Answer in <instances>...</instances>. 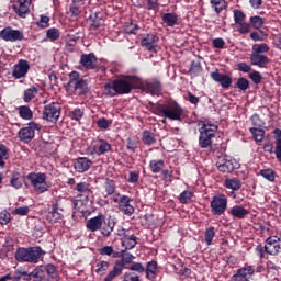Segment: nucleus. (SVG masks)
<instances>
[{
  "label": "nucleus",
  "mask_w": 281,
  "mask_h": 281,
  "mask_svg": "<svg viewBox=\"0 0 281 281\" xmlns=\"http://www.w3.org/2000/svg\"><path fill=\"white\" fill-rule=\"evenodd\" d=\"M142 87V78L128 75L114 79L112 83H105L104 92L109 97H116V94H130L131 91L139 90Z\"/></svg>",
  "instance_id": "f257e3e1"
},
{
  "label": "nucleus",
  "mask_w": 281,
  "mask_h": 281,
  "mask_svg": "<svg viewBox=\"0 0 281 281\" xmlns=\"http://www.w3.org/2000/svg\"><path fill=\"white\" fill-rule=\"evenodd\" d=\"M149 110L156 116L166 117L171 121H182L183 119V108L178 104L177 101L168 100L164 102H153L149 101Z\"/></svg>",
  "instance_id": "f03ea898"
},
{
  "label": "nucleus",
  "mask_w": 281,
  "mask_h": 281,
  "mask_svg": "<svg viewBox=\"0 0 281 281\" xmlns=\"http://www.w3.org/2000/svg\"><path fill=\"white\" fill-rule=\"evenodd\" d=\"M199 126V147L211 148L213 139L216 137L218 125L211 121H198Z\"/></svg>",
  "instance_id": "7ed1b4c3"
},
{
  "label": "nucleus",
  "mask_w": 281,
  "mask_h": 281,
  "mask_svg": "<svg viewBox=\"0 0 281 281\" xmlns=\"http://www.w3.org/2000/svg\"><path fill=\"white\" fill-rule=\"evenodd\" d=\"M43 248L41 247H20L15 252V259L18 262L38 263Z\"/></svg>",
  "instance_id": "20e7f679"
},
{
  "label": "nucleus",
  "mask_w": 281,
  "mask_h": 281,
  "mask_svg": "<svg viewBox=\"0 0 281 281\" xmlns=\"http://www.w3.org/2000/svg\"><path fill=\"white\" fill-rule=\"evenodd\" d=\"M26 178L35 193L43 194L50 190L52 184L47 181L48 177L46 173H43L42 171H31V173L26 175Z\"/></svg>",
  "instance_id": "39448f33"
},
{
  "label": "nucleus",
  "mask_w": 281,
  "mask_h": 281,
  "mask_svg": "<svg viewBox=\"0 0 281 281\" xmlns=\"http://www.w3.org/2000/svg\"><path fill=\"white\" fill-rule=\"evenodd\" d=\"M134 259L135 255L123 251L122 259L115 261L113 269L105 276L104 281H113L116 277L122 276L125 263H131Z\"/></svg>",
  "instance_id": "423d86ee"
},
{
  "label": "nucleus",
  "mask_w": 281,
  "mask_h": 281,
  "mask_svg": "<svg viewBox=\"0 0 281 281\" xmlns=\"http://www.w3.org/2000/svg\"><path fill=\"white\" fill-rule=\"evenodd\" d=\"M69 87H72L75 91L78 92L79 95L88 94L90 92L88 81L80 77L79 71H71L69 74Z\"/></svg>",
  "instance_id": "0eeeda50"
},
{
  "label": "nucleus",
  "mask_w": 281,
  "mask_h": 281,
  "mask_svg": "<svg viewBox=\"0 0 281 281\" xmlns=\"http://www.w3.org/2000/svg\"><path fill=\"white\" fill-rule=\"evenodd\" d=\"M61 116L60 102H50V104L44 105L43 120L49 123H57Z\"/></svg>",
  "instance_id": "6e6552de"
},
{
  "label": "nucleus",
  "mask_w": 281,
  "mask_h": 281,
  "mask_svg": "<svg viewBox=\"0 0 281 281\" xmlns=\"http://www.w3.org/2000/svg\"><path fill=\"white\" fill-rule=\"evenodd\" d=\"M228 200L225 194H217L210 202L211 212L214 216H222L227 210Z\"/></svg>",
  "instance_id": "1a4fd4ad"
},
{
  "label": "nucleus",
  "mask_w": 281,
  "mask_h": 281,
  "mask_svg": "<svg viewBox=\"0 0 281 281\" xmlns=\"http://www.w3.org/2000/svg\"><path fill=\"white\" fill-rule=\"evenodd\" d=\"M35 131H41V125L36 124V122H30L27 127L20 128L19 139L25 144L31 143L35 137Z\"/></svg>",
  "instance_id": "9d476101"
},
{
  "label": "nucleus",
  "mask_w": 281,
  "mask_h": 281,
  "mask_svg": "<svg viewBox=\"0 0 281 281\" xmlns=\"http://www.w3.org/2000/svg\"><path fill=\"white\" fill-rule=\"evenodd\" d=\"M281 252V236L270 235L268 239H266V254L270 256H278Z\"/></svg>",
  "instance_id": "9b49d317"
},
{
  "label": "nucleus",
  "mask_w": 281,
  "mask_h": 281,
  "mask_svg": "<svg viewBox=\"0 0 281 281\" xmlns=\"http://www.w3.org/2000/svg\"><path fill=\"white\" fill-rule=\"evenodd\" d=\"M0 37L5 42H21L25 38L22 31L12 27L2 29V31H0Z\"/></svg>",
  "instance_id": "f8f14e48"
},
{
  "label": "nucleus",
  "mask_w": 281,
  "mask_h": 281,
  "mask_svg": "<svg viewBox=\"0 0 281 281\" xmlns=\"http://www.w3.org/2000/svg\"><path fill=\"white\" fill-rule=\"evenodd\" d=\"M89 150H91L92 155H104L111 153L112 145L110 142L104 140V138H99V140L94 142V144L90 145Z\"/></svg>",
  "instance_id": "ddd939ff"
},
{
  "label": "nucleus",
  "mask_w": 281,
  "mask_h": 281,
  "mask_svg": "<svg viewBox=\"0 0 281 281\" xmlns=\"http://www.w3.org/2000/svg\"><path fill=\"white\" fill-rule=\"evenodd\" d=\"M140 45L148 52L157 53L159 36L157 34H145L140 41Z\"/></svg>",
  "instance_id": "4468645a"
},
{
  "label": "nucleus",
  "mask_w": 281,
  "mask_h": 281,
  "mask_svg": "<svg viewBox=\"0 0 281 281\" xmlns=\"http://www.w3.org/2000/svg\"><path fill=\"white\" fill-rule=\"evenodd\" d=\"M256 272L251 265H246L245 267L238 268L236 273L232 274L231 281H250L248 276H254Z\"/></svg>",
  "instance_id": "2eb2a0df"
},
{
  "label": "nucleus",
  "mask_w": 281,
  "mask_h": 281,
  "mask_svg": "<svg viewBox=\"0 0 281 281\" xmlns=\"http://www.w3.org/2000/svg\"><path fill=\"white\" fill-rule=\"evenodd\" d=\"M30 61L27 59H20L13 68V77L19 80L26 77L30 71Z\"/></svg>",
  "instance_id": "dca6fc26"
},
{
  "label": "nucleus",
  "mask_w": 281,
  "mask_h": 281,
  "mask_svg": "<svg viewBox=\"0 0 281 281\" xmlns=\"http://www.w3.org/2000/svg\"><path fill=\"white\" fill-rule=\"evenodd\" d=\"M80 65L86 70H95L98 68V58L97 55L91 54H82L80 57Z\"/></svg>",
  "instance_id": "f3484780"
},
{
  "label": "nucleus",
  "mask_w": 281,
  "mask_h": 281,
  "mask_svg": "<svg viewBox=\"0 0 281 281\" xmlns=\"http://www.w3.org/2000/svg\"><path fill=\"white\" fill-rule=\"evenodd\" d=\"M251 65H255L259 68H267L269 65V57L267 55L260 54L256 47H252V54L250 55Z\"/></svg>",
  "instance_id": "a211bd4d"
},
{
  "label": "nucleus",
  "mask_w": 281,
  "mask_h": 281,
  "mask_svg": "<svg viewBox=\"0 0 281 281\" xmlns=\"http://www.w3.org/2000/svg\"><path fill=\"white\" fill-rule=\"evenodd\" d=\"M32 4V0H18L13 4V11L20 18L25 19L26 15L30 13V5Z\"/></svg>",
  "instance_id": "6ab92c4d"
},
{
  "label": "nucleus",
  "mask_w": 281,
  "mask_h": 281,
  "mask_svg": "<svg viewBox=\"0 0 281 281\" xmlns=\"http://www.w3.org/2000/svg\"><path fill=\"white\" fill-rule=\"evenodd\" d=\"M140 88L138 90H146L147 93L157 94L162 90V85L158 79H151V81H147L144 83L143 79H140Z\"/></svg>",
  "instance_id": "aec40b11"
},
{
  "label": "nucleus",
  "mask_w": 281,
  "mask_h": 281,
  "mask_svg": "<svg viewBox=\"0 0 281 281\" xmlns=\"http://www.w3.org/2000/svg\"><path fill=\"white\" fill-rule=\"evenodd\" d=\"M212 80L220 83L222 88L228 89L232 87L233 79L229 77V75H224L223 72H220L218 70L211 72Z\"/></svg>",
  "instance_id": "412c9836"
},
{
  "label": "nucleus",
  "mask_w": 281,
  "mask_h": 281,
  "mask_svg": "<svg viewBox=\"0 0 281 281\" xmlns=\"http://www.w3.org/2000/svg\"><path fill=\"white\" fill-rule=\"evenodd\" d=\"M88 22L90 24V31H98V29L103 27L105 24V20L103 18L102 12H94L93 14H90L88 18Z\"/></svg>",
  "instance_id": "4be33fe9"
},
{
  "label": "nucleus",
  "mask_w": 281,
  "mask_h": 281,
  "mask_svg": "<svg viewBox=\"0 0 281 281\" xmlns=\"http://www.w3.org/2000/svg\"><path fill=\"white\" fill-rule=\"evenodd\" d=\"M92 164L93 162L92 160H90V158L79 157V158H76L74 168L76 172L85 173V172H88V170H90V168L92 167Z\"/></svg>",
  "instance_id": "5701e85b"
},
{
  "label": "nucleus",
  "mask_w": 281,
  "mask_h": 281,
  "mask_svg": "<svg viewBox=\"0 0 281 281\" xmlns=\"http://www.w3.org/2000/svg\"><path fill=\"white\" fill-rule=\"evenodd\" d=\"M131 196L123 195L119 201V210L122 211L126 216H132L135 213V207L131 204Z\"/></svg>",
  "instance_id": "b1692460"
},
{
  "label": "nucleus",
  "mask_w": 281,
  "mask_h": 281,
  "mask_svg": "<svg viewBox=\"0 0 281 281\" xmlns=\"http://www.w3.org/2000/svg\"><path fill=\"white\" fill-rule=\"evenodd\" d=\"M104 221L105 216L103 214H98V216L91 217L87 221L86 227L92 233H95V231H101Z\"/></svg>",
  "instance_id": "393cba45"
},
{
  "label": "nucleus",
  "mask_w": 281,
  "mask_h": 281,
  "mask_svg": "<svg viewBox=\"0 0 281 281\" xmlns=\"http://www.w3.org/2000/svg\"><path fill=\"white\" fill-rule=\"evenodd\" d=\"M158 262L156 260L147 261L145 267V276L148 280H154L157 277Z\"/></svg>",
  "instance_id": "a878e982"
},
{
  "label": "nucleus",
  "mask_w": 281,
  "mask_h": 281,
  "mask_svg": "<svg viewBox=\"0 0 281 281\" xmlns=\"http://www.w3.org/2000/svg\"><path fill=\"white\" fill-rule=\"evenodd\" d=\"M216 167L218 168V172H222V173L234 172L236 168L233 160H226V159L218 160L216 162Z\"/></svg>",
  "instance_id": "bb28decb"
},
{
  "label": "nucleus",
  "mask_w": 281,
  "mask_h": 281,
  "mask_svg": "<svg viewBox=\"0 0 281 281\" xmlns=\"http://www.w3.org/2000/svg\"><path fill=\"white\" fill-rule=\"evenodd\" d=\"M274 136V155L277 157V160L281 162V128H274L273 131Z\"/></svg>",
  "instance_id": "cd10ccee"
},
{
  "label": "nucleus",
  "mask_w": 281,
  "mask_h": 281,
  "mask_svg": "<svg viewBox=\"0 0 281 281\" xmlns=\"http://www.w3.org/2000/svg\"><path fill=\"white\" fill-rule=\"evenodd\" d=\"M228 214L237 220H245L249 214V210H246L244 206H233L229 209Z\"/></svg>",
  "instance_id": "c85d7f7f"
},
{
  "label": "nucleus",
  "mask_w": 281,
  "mask_h": 281,
  "mask_svg": "<svg viewBox=\"0 0 281 281\" xmlns=\"http://www.w3.org/2000/svg\"><path fill=\"white\" fill-rule=\"evenodd\" d=\"M115 221L114 220H108V221H105V217H104V221H103V224H102V226H101V234H102V236H104V237H110L111 236V234L113 233V231H114V227H115Z\"/></svg>",
  "instance_id": "c756f323"
},
{
  "label": "nucleus",
  "mask_w": 281,
  "mask_h": 281,
  "mask_svg": "<svg viewBox=\"0 0 281 281\" xmlns=\"http://www.w3.org/2000/svg\"><path fill=\"white\" fill-rule=\"evenodd\" d=\"M59 203H54L50 213L47 215V220L52 223H59L63 217V214L59 213Z\"/></svg>",
  "instance_id": "7c9ffc66"
},
{
  "label": "nucleus",
  "mask_w": 281,
  "mask_h": 281,
  "mask_svg": "<svg viewBox=\"0 0 281 281\" xmlns=\"http://www.w3.org/2000/svg\"><path fill=\"white\" fill-rule=\"evenodd\" d=\"M162 21L167 27H175L179 23V18L175 12H167L162 15Z\"/></svg>",
  "instance_id": "2f4dec72"
},
{
  "label": "nucleus",
  "mask_w": 281,
  "mask_h": 281,
  "mask_svg": "<svg viewBox=\"0 0 281 281\" xmlns=\"http://www.w3.org/2000/svg\"><path fill=\"white\" fill-rule=\"evenodd\" d=\"M122 246L125 247V250L135 249V247L137 246V235L127 234L125 240L122 241Z\"/></svg>",
  "instance_id": "473e14b6"
},
{
  "label": "nucleus",
  "mask_w": 281,
  "mask_h": 281,
  "mask_svg": "<svg viewBox=\"0 0 281 281\" xmlns=\"http://www.w3.org/2000/svg\"><path fill=\"white\" fill-rule=\"evenodd\" d=\"M166 167L165 160H150L149 161V170L151 173H160Z\"/></svg>",
  "instance_id": "72a5a7b5"
},
{
  "label": "nucleus",
  "mask_w": 281,
  "mask_h": 281,
  "mask_svg": "<svg viewBox=\"0 0 281 281\" xmlns=\"http://www.w3.org/2000/svg\"><path fill=\"white\" fill-rule=\"evenodd\" d=\"M103 190L105 191L104 198L111 196L116 191V183L114 180H111L110 178H106V180L103 183Z\"/></svg>",
  "instance_id": "f704fd0d"
},
{
  "label": "nucleus",
  "mask_w": 281,
  "mask_h": 281,
  "mask_svg": "<svg viewBox=\"0 0 281 281\" xmlns=\"http://www.w3.org/2000/svg\"><path fill=\"white\" fill-rule=\"evenodd\" d=\"M216 236V229L214 226L206 227L204 234V243L206 246H212L214 237Z\"/></svg>",
  "instance_id": "c9c22d12"
},
{
  "label": "nucleus",
  "mask_w": 281,
  "mask_h": 281,
  "mask_svg": "<svg viewBox=\"0 0 281 281\" xmlns=\"http://www.w3.org/2000/svg\"><path fill=\"white\" fill-rule=\"evenodd\" d=\"M142 142L146 146H153V144L157 143V138L155 137L154 132L144 131L142 135Z\"/></svg>",
  "instance_id": "e433bc0d"
},
{
  "label": "nucleus",
  "mask_w": 281,
  "mask_h": 281,
  "mask_svg": "<svg viewBox=\"0 0 281 281\" xmlns=\"http://www.w3.org/2000/svg\"><path fill=\"white\" fill-rule=\"evenodd\" d=\"M36 94H38V88L36 86H31V88H27L24 91V102L30 103V101L34 100L36 98Z\"/></svg>",
  "instance_id": "4c0bfd02"
},
{
  "label": "nucleus",
  "mask_w": 281,
  "mask_h": 281,
  "mask_svg": "<svg viewBox=\"0 0 281 281\" xmlns=\"http://www.w3.org/2000/svg\"><path fill=\"white\" fill-rule=\"evenodd\" d=\"M95 267V272L98 273V276H105V273L110 269V261L98 260Z\"/></svg>",
  "instance_id": "58836bf2"
},
{
  "label": "nucleus",
  "mask_w": 281,
  "mask_h": 281,
  "mask_svg": "<svg viewBox=\"0 0 281 281\" xmlns=\"http://www.w3.org/2000/svg\"><path fill=\"white\" fill-rule=\"evenodd\" d=\"M225 187L233 191H238L243 187V183L238 178H227V180H225Z\"/></svg>",
  "instance_id": "ea45409f"
},
{
  "label": "nucleus",
  "mask_w": 281,
  "mask_h": 281,
  "mask_svg": "<svg viewBox=\"0 0 281 281\" xmlns=\"http://www.w3.org/2000/svg\"><path fill=\"white\" fill-rule=\"evenodd\" d=\"M18 110L20 113V117H22V120L30 121L34 116V113H33L32 109H30L29 105H20V108Z\"/></svg>",
  "instance_id": "a19ab883"
},
{
  "label": "nucleus",
  "mask_w": 281,
  "mask_h": 281,
  "mask_svg": "<svg viewBox=\"0 0 281 281\" xmlns=\"http://www.w3.org/2000/svg\"><path fill=\"white\" fill-rule=\"evenodd\" d=\"M75 190H77V191H79V193H83V194L93 193L92 187L88 181H80L79 183L76 184Z\"/></svg>",
  "instance_id": "79ce46f5"
},
{
  "label": "nucleus",
  "mask_w": 281,
  "mask_h": 281,
  "mask_svg": "<svg viewBox=\"0 0 281 281\" xmlns=\"http://www.w3.org/2000/svg\"><path fill=\"white\" fill-rule=\"evenodd\" d=\"M250 133L256 143H262L265 139V128L250 127Z\"/></svg>",
  "instance_id": "37998d69"
},
{
  "label": "nucleus",
  "mask_w": 281,
  "mask_h": 281,
  "mask_svg": "<svg viewBox=\"0 0 281 281\" xmlns=\"http://www.w3.org/2000/svg\"><path fill=\"white\" fill-rule=\"evenodd\" d=\"M125 34H130V35H136L139 31V25L134 24L133 21H128L124 23V27H123Z\"/></svg>",
  "instance_id": "c03bdc74"
},
{
  "label": "nucleus",
  "mask_w": 281,
  "mask_h": 281,
  "mask_svg": "<svg viewBox=\"0 0 281 281\" xmlns=\"http://www.w3.org/2000/svg\"><path fill=\"white\" fill-rule=\"evenodd\" d=\"M44 270H45V272L48 273L50 279H56V280L59 279V273H58L56 265L47 263V265H45Z\"/></svg>",
  "instance_id": "a18cd8bd"
},
{
  "label": "nucleus",
  "mask_w": 281,
  "mask_h": 281,
  "mask_svg": "<svg viewBox=\"0 0 281 281\" xmlns=\"http://www.w3.org/2000/svg\"><path fill=\"white\" fill-rule=\"evenodd\" d=\"M246 18L245 12L240 11V9H234V22L237 29L240 27L243 21H246Z\"/></svg>",
  "instance_id": "49530a36"
},
{
  "label": "nucleus",
  "mask_w": 281,
  "mask_h": 281,
  "mask_svg": "<svg viewBox=\"0 0 281 281\" xmlns=\"http://www.w3.org/2000/svg\"><path fill=\"white\" fill-rule=\"evenodd\" d=\"M261 177L266 178L268 181H276V178L278 175L272 168H265L263 170L260 171Z\"/></svg>",
  "instance_id": "de8ad7c7"
},
{
  "label": "nucleus",
  "mask_w": 281,
  "mask_h": 281,
  "mask_svg": "<svg viewBox=\"0 0 281 281\" xmlns=\"http://www.w3.org/2000/svg\"><path fill=\"white\" fill-rule=\"evenodd\" d=\"M194 196L193 191L184 190L182 193L179 194V201L181 204H188L190 201H192Z\"/></svg>",
  "instance_id": "09e8293b"
},
{
  "label": "nucleus",
  "mask_w": 281,
  "mask_h": 281,
  "mask_svg": "<svg viewBox=\"0 0 281 281\" xmlns=\"http://www.w3.org/2000/svg\"><path fill=\"white\" fill-rule=\"evenodd\" d=\"M23 181H24V178L21 177L20 173H16V175H13V177L10 179V184L11 187L19 190L20 188L23 187Z\"/></svg>",
  "instance_id": "8fccbe9b"
},
{
  "label": "nucleus",
  "mask_w": 281,
  "mask_h": 281,
  "mask_svg": "<svg viewBox=\"0 0 281 281\" xmlns=\"http://www.w3.org/2000/svg\"><path fill=\"white\" fill-rule=\"evenodd\" d=\"M9 159V150L8 147L3 144H0V167L4 168L5 161Z\"/></svg>",
  "instance_id": "3c124183"
},
{
  "label": "nucleus",
  "mask_w": 281,
  "mask_h": 281,
  "mask_svg": "<svg viewBox=\"0 0 281 281\" xmlns=\"http://www.w3.org/2000/svg\"><path fill=\"white\" fill-rule=\"evenodd\" d=\"M250 25L259 31L265 25V19L260 18V15H252L250 18Z\"/></svg>",
  "instance_id": "603ef678"
},
{
  "label": "nucleus",
  "mask_w": 281,
  "mask_h": 281,
  "mask_svg": "<svg viewBox=\"0 0 281 281\" xmlns=\"http://www.w3.org/2000/svg\"><path fill=\"white\" fill-rule=\"evenodd\" d=\"M46 37L49 38V41L55 42L58 41L60 37V32L59 29L57 27H50L46 32Z\"/></svg>",
  "instance_id": "864d4df0"
},
{
  "label": "nucleus",
  "mask_w": 281,
  "mask_h": 281,
  "mask_svg": "<svg viewBox=\"0 0 281 281\" xmlns=\"http://www.w3.org/2000/svg\"><path fill=\"white\" fill-rule=\"evenodd\" d=\"M31 276L33 281H43V279H45V271L42 270V268H35L31 271Z\"/></svg>",
  "instance_id": "5fc2aeb1"
},
{
  "label": "nucleus",
  "mask_w": 281,
  "mask_h": 281,
  "mask_svg": "<svg viewBox=\"0 0 281 281\" xmlns=\"http://www.w3.org/2000/svg\"><path fill=\"white\" fill-rule=\"evenodd\" d=\"M98 252L100 254V256H117L116 254H114V248L112 246H103L101 248H98Z\"/></svg>",
  "instance_id": "6e6d98bb"
},
{
  "label": "nucleus",
  "mask_w": 281,
  "mask_h": 281,
  "mask_svg": "<svg viewBox=\"0 0 281 281\" xmlns=\"http://www.w3.org/2000/svg\"><path fill=\"white\" fill-rule=\"evenodd\" d=\"M236 87L238 90L246 91L249 89V79L240 77L236 81Z\"/></svg>",
  "instance_id": "4d7b16f0"
},
{
  "label": "nucleus",
  "mask_w": 281,
  "mask_h": 281,
  "mask_svg": "<svg viewBox=\"0 0 281 281\" xmlns=\"http://www.w3.org/2000/svg\"><path fill=\"white\" fill-rule=\"evenodd\" d=\"M130 270L137 273H144L146 272V267H144L140 261H133L132 265H130Z\"/></svg>",
  "instance_id": "13d9d810"
},
{
  "label": "nucleus",
  "mask_w": 281,
  "mask_h": 281,
  "mask_svg": "<svg viewBox=\"0 0 281 281\" xmlns=\"http://www.w3.org/2000/svg\"><path fill=\"white\" fill-rule=\"evenodd\" d=\"M11 220H12V216L7 210H3V211L0 212V224H1V226H4L5 224H9Z\"/></svg>",
  "instance_id": "bf43d9fd"
},
{
  "label": "nucleus",
  "mask_w": 281,
  "mask_h": 281,
  "mask_svg": "<svg viewBox=\"0 0 281 281\" xmlns=\"http://www.w3.org/2000/svg\"><path fill=\"white\" fill-rule=\"evenodd\" d=\"M112 124V121H109V119L106 117H100L98 119L97 121V126L100 128V130H109V127L111 126Z\"/></svg>",
  "instance_id": "052dcab7"
},
{
  "label": "nucleus",
  "mask_w": 281,
  "mask_h": 281,
  "mask_svg": "<svg viewBox=\"0 0 281 281\" xmlns=\"http://www.w3.org/2000/svg\"><path fill=\"white\" fill-rule=\"evenodd\" d=\"M123 281H142V280H139V274L135 273V271H126L123 274Z\"/></svg>",
  "instance_id": "680f3d73"
},
{
  "label": "nucleus",
  "mask_w": 281,
  "mask_h": 281,
  "mask_svg": "<svg viewBox=\"0 0 281 281\" xmlns=\"http://www.w3.org/2000/svg\"><path fill=\"white\" fill-rule=\"evenodd\" d=\"M202 69L203 68H202L201 61H195L193 59L189 71L191 75H196V74H200Z\"/></svg>",
  "instance_id": "e2e57ef3"
},
{
  "label": "nucleus",
  "mask_w": 281,
  "mask_h": 281,
  "mask_svg": "<svg viewBox=\"0 0 281 281\" xmlns=\"http://www.w3.org/2000/svg\"><path fill=\"white\" fill-rule=\"evenodd\" d=\"M50 25V18L48 15H41L40 21H37V26L41 29H47Z\"/></svg>",
  "instance_id": "0e129e2a"
},
{
  "label": "nucleus",
  "mask_w": 281,
  "mask_h": 281,
  "mask_svg": "<svg viewBox=\"0 0 281 281\" xmlns=\"http://www.w3.org/2000/svg\"><path fill=\"white\" fill-rule=\"evenodd\" d=\"M237 31L239 34H243V35L249 34V32L251 31V24H248V22L243 21L240 23V26L237 27Z\"/></svg>",
  "instance_id": "69168bd1"
},
{
  "label": "nucleus",
  "mask_w": 281,
  "mask_h": 281,
  "mask_svg": "<svg viewBox=\"0 0 281 281\" xmlns=\"http://www.w3.org/2000/svg\"><path fill=\"white\" fill-rule=\"evenodd\" d=\"M140 173L139 171H130L127 182L131 184H136L139 181Z\"/></svg>",
  "instance_id": "338daca9"
},
{
  "label": "nucleus",
  "mask_w": 281,
  "mask_h": 281,
  "mask_svg": "<svg viewBox=\"0 0 281 281\" xmlns=\"http://www.w3.org/2000/svg\"><path fill=\"white\" fill-rule=\"evenodd\" d=\"M29 213H30V206H20L13 210V214H15L16 216H27Z\"/></svg>",
  "instance_id": "774afa93"
}]
</instances>
